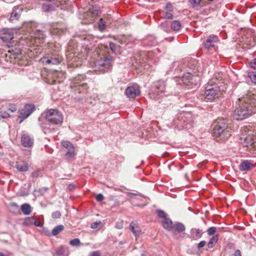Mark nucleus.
<instances>
[{
	"instance_id": "14",
	"label": "nucleus",
	"mask_w": 256,
	"mask_h": 256,
	"mask_svg": "<svg viewBox=\"0 0 256 256\" xmlns=\"http://www.w3.org/2000/svg\"><path fill=\"white\" fill-rule=\"evenodd\" d=\"M66 28L62 24H54L52 25L50 30L51 34L53 35H60L64 32Z\"/></svg>"
},
{
	"instance_id": "41",
	"label": "nucleus",
	"mask_w": 256,
	"mask_h": 256,
	"mask_svg": "<svg viewBox=\"0 0 256 256\" xmlns=\"http://www.w3.org/2000/svg\"><path fill=\"white\" fill-rule=\"evenodd\" d=\"M156 212L158 218H162L164 219L165 218H167L166 212L162 210H156Z\"/></svg>"
},
{
	"instance_id": "37",
	"label": "nucleus",
	"mask_w": 256,
	"mask_h": 256,
	"mask_svg": "<svg viewBox=\"0 0 256 256\" xmlns=\"http://www.w3.org/2000/svg\"><path fill=\"white\" fill-rule=\"evenodd\" d=\"M191 233L194 234L196 238H200L203 234L202 230L200 228H192Z\"/></svg>"
},
{
	"instance_id": "55",
	"label": "nucleus",
	"mask_w": 256,
	"mask_h": 256,
	"mask_svg": "<svg viewBox=\"0 0 256 256\" xmlns=\"http://www.w3.org/2000/svg\"><path fill=\"white\" fill-rule=\"evenodd\" d=\"M10 206L12 207V208H18V206L14 203V202H12L10 204Z\"/></svg>"
},
{
	"instance_id": "56",
	"label": "nucleus",
	"mask_w": 256,
	"mask_h": 256,
	"mask_svg": "<svg viewBox=\"0 0 256 256\" xmlns=\"http://www.w3.org/2000/svg\"><path fill=\"white\" fill-rule=\"evenodd\" d=\"M34 224L36 226H40V222L38 221H35Z\"/></svg>"
},
{
	"instance_id": "34",
	"label": "nucleus",
	"mask_w": 256,
	"mask_h": 256,
	"mask_svg": "<svg viewBox=\"0 0 256 256\" xmlns=\"http://www.w3.org/2000/svg\"><path fill=\"white\" fill-rule=\"evenodd\" d=\"M218 240V236L215 235L213 236L210 240V242L208 244V248H212L216 244Z\"/></svg>"
},
{
	"instance_id": "50",
	"label": "nucleus",
	"mask_w": 256,
	"mask_h": 256,
	"mask_svg": "<svg viewBox=\"0 0 256 256\" xmlns=\"http://www.w3.org/2000/svg\"><path fill=\"white\" fill-rule=\"evenodd\" d=\"M229 256H242L241 252L239 250H237L235 251L234 254H230Z\"/></svg>"
},
{
	"instance_id": "10",
	"label": "nucleus",
	"mask_w": 256,
	"mask_h": 256,
	"mask_svg": "<svg viewBox=\"0 0 256 256\" xmlns=\"http://www.w3.org/2000/svg\"><path fill=\"white\" fill-rule=\"evenodd\" d=\"M45 35L43 32L40 30H36L30 38V46H38L44 42Z\"/></svg>"
},
{
	"instance_id": "42",
	"label": "nucleus",
	"mask_w": 256,
	"mask_h": 256,
	"mask_svg": "<svg viewBox=\"0 0 256 256\" xmlns=\"http://www.w3.org/2000/svg\"><path fill=\"white\" fill-rule=\"evenodd\" d=\"M80 242L78 238H74L70 242V244L72 246H78L80 244Z\"/></svg>"
},
{
	"instance_id": "25",
	"label": "nucleus",
	"mask_w": 256,
	"mask_h": 256,
	"mask_svg": "<svg viewBox=\"0 0 256 256\" xmlns=\"http://www.w3.org/2000/svg\"><path fill=\"white\" fill-rule=\"evenodd\" d=\"M16 168L19 172H24L28 170V164L25 162H19L16 164Z\"/></svg>"
},
{
	"instance_id": "36",
	"label": "nucleus",
	"mask_w": 256,
	"mask_h": 256,
	"mask_svg": "<svg viewBox=\"0 0 256 256\" xmlns=\"http://www.w3.org/2000/svg\"><path fill=\"white\" fill-rule=\"evenodd\" d=\"M64 229L63 225H58L56 226L52 230V234L53 236H56L60 232L62 231Z\"/></svg>"
},
{
	"instance_id": "53",
	"label": "nucleus",
	"mask_w": 256,
	"mask_h": 256,
	"mask_svg": "<svg viewBox=\"0 0 256 256\" xmlns=\"http://www.w3.org/2000/svg\"><path fill=\"white\" fill-rule=\"evenodd\" d=\"M90 256H100V254L98 251H94L92 252Z\"/></svg>"
},
{
	"instance_id": "52",
	"label": "nucleus",
	"mask_w": 256,
	"mask_h": 256,
	"mask_svg": "<svg viewBox=\"0 0 256 256\" xmlns=\"http://www.w3.org/2000/svg\"><path fill=\"white\" fill-rule=\"evenodd\" d=\"M116 227L118 228V229H122L123 228V224L122 222H118L116 224Z\"/></svg>"
},
{
	"instance_id": "9",
	"label": "nucleus",
	"mask_w": 256,
	"mask_h": 256,
	"mask_svg": "<svg viewBox=\"0 0 256 256\" xmlns=\"http://www.w3.org/2000/svg\"><path fill=\"white\" fill-rule=\"evenodd\" d=\"M243 144L249 150H256V129L254 132H248V135L244 138Z\"/></svg>"
},
{
	"instance_id": "3",
	"label": "nucleus",
	"mask_w": 256,
	"mask_h": 256,
	"mask_svg": "<svg viewBox=\"0 0 256 256\" xmlns=\"http://www.w3.org/2000/svg\"><path fill=\"white\" fill-rule=\"evenodd\" d=\"M113 59L110 54L108 46L99 48L96 51V58L94 62L96 71L103 72L110 70L112 67Z\"/></svg>"
},
{
	"instance_id": "51",
	"label": "nucleus",
	"mask_w": 256,
	"mask_h": 256,
	"mask_svg": "<svg viewBox=\"0 0 256 256\" xmlns=\"http://www.w3.org/2000/svg\"><path fill=\"white\" fill-rule=\"evenodd\" d=\"M250 67L256 68V58L254 59L252 62H251L250 64Z\"/></svg>"
},
{
	"instance_id": "43",
	"label": "nucleus",
	"mask_w": 256,
	"mask_h": 256,
	"mask_svg": "<svg viewBox=\"0 0 256 256\" xmlns=\"http://www.w3.org/2000/svg\"><path fill=\"white\" fill-rule=\"evenodd\" d=\"M216 227H214V226L210 227L208 228V230H207L208 234L209 236L213 235L216 232Z\"/></svg>"
},
{
	"instance_id": "33",
	"label": "nucleus",
	"mask_w": 256,
	"mask_h": 256,
	"mask_svg": "<svg viewBox=\"0 0 256 256\" xmlns=\"http://www.w3.org/2000/svg\"><path fill=\"white\" fill-rule=\"evenodd\" d=\"M110 48L111 51L116 54H120L121 53L120 48V46L116 45L114 44L111 42L110 44Z\"/></svg>"
},
{
	"instance_id": "7",
	"label": "nucleus",
	"mask_w": 256,
	"mask_h": 256,
	"mask_svg": "<svg viewBox=\"0 0 256 256\" xmlns=\"http://www.w3.org/2000/svg\"><path fill=\"white\" fill-rule=\"evenodd\" d=\"M46 118L50 122L58 124L63 122L62 114L56 109H50L46 112Z\"/></svg>"
},
{
	"instance_id": "17",
	"label": "nucleus",
	"mask_w": 256,
	"mask_h": 256,
	"mask_svg": "<svg viewBox=\"0 0 256 256\" xmlns=\"http://www.w3.org/2000/svg\"><path fill=\"white\" fill-rule=\"evenodd\" d=\"M173 9V6L170 4H168L165 7V10L160 12L161 17L166 19L173 18V14L171 13Z\"/></svg>"
},
{
	"instance_id": "35",
	"label": "nucleus",
	"mask_w": 256,
	"mask_h": 256,
	"mask_svg": "<svg viewBox=\"0 0 256 256\" xmlns=\"http://www.w3.org/2000/svg\"><path fill=\"white\" fill-rule=\"evenodd\" d=\"M0 117L2 118H6L10 117V114L6 109H4L2 105L0 108Z\"/></svg>"
},
{
	"instance_id": "46",
	"label": "nucleus",
	"mask_w": 256,
	"mask_h": 256,
	"mask_svg": "<svg viewBox=\"0 0 256 256\" xmlns=\"http://www.w3.org/2000/svg\"><path fill=\"white\" fill-rule=\"evenodd\" d=\"M40 171L39 170H37L33 172L32 174V176L33 178H38L40 175Z\"/></svg>"
},
{
	"instance_id": "49",
	"label": "nucleus",
	"mask_w": 256,
	"mask_h": 256,
	"mask_svg": "<svg viewBox=\"0 0 256 256\" xmlns=\"http://www.w3.org/2000/svg\"><path fill=\"white\" fill-rule=\"evenodd\" d=\"M104 196L101 194H99L96 196V200L98 202H101L104 200Z\"/></svg>"
},
{
	"instance_id": "19",
	"label": "nucleus",
	"mask_w": 256,
	"mask_h": 256,
	"mask_svg": "<svg viewBox=\"0 0 256 256\" xmlns=\"http://www.w3.org/2000/svg\"><path fill=\"white\" fill-rule=\"evenodd\" d=\"M62 146L68 150V152L66 153V156L68 157H73L75 156L74 148L72 143L68 141H64L62 142Z\"/></svg>"
},
{
	"instance_id": "32",
	"label": "nucleus",
	"mask_w": 256,
	"mask_h": 256,
	"mask_svg": "<svg viewBox=\"0 0 256 256\" xmlns=\"http://www.w3.org/2000/svg\"><path fill=\"white\" fill-rule=\"evenodd\" d=\"M54 71L50 72L47 74V76L46 78V82L50 84H55V79L54 76Z\"/></svg>"
},
{
	"instance_id": "23",
	"label": "nucleus",
	"mask_w": 256,
	"mask_h": 256,
	"mask_svg": "<svg viewBox=\"0 0 256 256\" xmlns=\"http://www.w3.org/2000/svg\"><path fill=\"white\" fill-rule=\"evenodd\" d=\"M130 229L136 236H138L142 232L141 229L138 224L132 222L130 225Z\"/></svg>"
},
{
	"instance_id": "40",
	"label": "nucleus",
	"mask_w": 256,
	"mask_h": 256,
	"mask_svg": "<svg viewBox=\"0 0 256 256\" xmlns=\"http://www.w3.org/2000/svg\"><path fill=\"white\" fill-rule=\"evenodd\" d=\"M64 252H65L64 248L62 246H60L56 249V254L58 256H62L64 253Z\"/></svg>"
},
{
	"instance_id": "8",
	"label": "nucleus",
	"mask_w": 256,
	"mask_h": 256,
	"mask_svg": "<svg viewBox=\"0 0 256 256\" xmlns=\"http://www.w3.org/2000/svg\"><path fill=\"white\" fill-rule=\"evenodd\" d=\"M62 61L61 56L56 54H46L40 60L45 66L56 65Z\"/></svg>"
},
{
	"instance_id": "21",
	"label": "nucleus",
	"mask_w": 256,
	"mask_h": 256,
	"mask_svg": "<svg viewBox=\"0 0 256 256\" xmlns=\"http://www.w3.org/2000/svg\"><path fill=\"white\" fill-rule=\"evenodd\" d=\"M188 68L194 74L202 72L203 68L199 65L196 60H193L188 64Z\"/></svg>"
},
{
	"instance_id": "44",
	"label": "nucleus",
	"mask_w": 256,
	"mask_h": 256,
	"mask_svg": "<svg viewBox=\"0 0 256 256\" xmlns=\"http://www.w3.org/2000/svg\"><path fill=\"white\" fill-rule=\"evenodd\" d=\"M249 77L252 81L256 84V72H252L249 74Z\"/></svg>"
},
{
	"instance_id": "18",
	"label": "nucleus",
	"mask_w": 256,
	"mask_h": 256,
	"mask_svg": "<svg viewBox=\"0 0 256 256\" xmlns=\"http://www.w3.org/2000/svg\"><path fill=\"white\" fill-rule=\"evenodd\" d=\"M22 10L23 8L22 6H15L11 14L10 18V22H13L16 20H18L21 16Z\"/></svg>"
},
{
	"instance_id": "29",
	"label": "nucleus",
	"mask_w": 256,
	"mask_h": 256,
	"mask_svg": "<svg viewBox=\"0 0 256 256\" xmlns=\"http://www.w3.org/2000/svg\"><path fill=\"white\" fill-rule=\"evenodd\" d=\"M184 226L181 223H176L173 224L172 228L170 231L177 232H182L185 230Z\"/></svg>"
},
{
	"instance_id": "13",
	"label": "nucleus",
	"mask_w": 256,
	"mask_h": 256,
	"mask_svg": "<svg viewBox=\"0 0 256 256\" xmlns=\"http://www.w3.org/2000/svg\"><path fill=\"white\" fill-rule=\"evenodd\" d=\"M35 110V106L34 104H26L24 108L20 112V118H26Z\"/></svg>"
},
{
	"instance_id": "39",
	"label": "nucleus",
	"mask_w": 256,
	"mask_h": 256,
	"mask_svg": "<svg viewBox=\"0 0 256 256\" xmlns=\"http://www.w3.org/2000/svg\"><path fill=\"white\" fill-rule=\"evenodd\" d=\"M108 23L103 18H101L100 19L99 24H98V30L102 32L106 28V25Z\"/></svg>"
},
{
	"instance_id": "57",
	"label": "nucleus",
	"mask_w": 256,
	"mask_h": 256,
	"mask_svg": "<svg viewBox=\"0 0 256 256\" xmlns=\"http://www.w3.org/2000/svg\"><path fill=\"white\" fill-rule=\"evenodd\" d=\"M74 185H71V184L69 185V186H68L70 190L72 189L73 188H74Z\"/></svg>"
},
{
	"instance_id": "45",
	"label": "nucleus",
	"mask_w": 256,
	"mask_h": 256,
	"mask_svg": "<svg viewBox=\"0 0 256 256\" xmlns=\"http://www.w3.org/2000/svg\"><path fill=\"white\" fill-rule=\"evenodd\" d=\"M52 216L53 218H58L60 217L61 214L59 211H56L52 212Z\"/></svg>"
},
{
	"instance_id": "28",
	"label": "nucleus",
	"mask_w": 256,
	"mask_h": 256,
	"mask_svg": "<svg viewBox=\"0 0 256 256\" xmlns=\"http://www.w3.org/2000/svg\"><path fill=\"white\" fill-rule=\"evenodd\" d=\"M162 222L164 228L166 229L168 231L171 230L173 226V224L172 220L170 218H165L164 219H163Z\"/></svg>"
},
{
	"instance_id": "54",
	"label": "nucleus",
	"mask_w": 256,
	"mask_h": 256,
	"mask_svg": "<svg viewBox=\"0 0 256 256\" xmlns=\"http://www.w3.org/2000/svg\"><path fill=\"white\" fill-rule=\"evenodd\" d=\"M191 3H193L194 4H199L201 1V0H190Z\"/></svg>"
},
{
	"instance_id": "6",
	"label": "nucleus",
	"mask_w": 256,
	"mask_h": 256,
	"mask_svg": "<svg viewBox=\"0 0 256 256\" xmlns=\"http://www.w3.org/2000/svg\"><path fill=\"white\" fill-rule=\"evenodd\" d=\"M84 79V78L82 76L78 75L72 80L70 84V88L74 92L81 93L88 89L87 84L82 82Z\"/></svg>"
},
{
	"instance_id": "22",
	"label": "nucleus",
	"mask_w": 256,
	"mask_h": 256,
	"mask_svg": "<svg viewBox=\"0 0 256 256\" xmlns=\"http://www.w3.org/2000/svg\"><path fill=\"white\" fill-rule=\"evenodd\" d=\"M194 76L191 72H188L184 74L182 80L184 84L190 85L194 83Z\"/></svg>"
},
{
	"instance_id": "58",
	"label": "nucleus",
	"mask_w": 256,
	"mask_h": 256,
	"mask_svg": "<svg viewBox=\"0 0 256 256\" xmlns=\"http://www.w3.org/2000/svg\"><path fill=\"white\" fill-rule=\"evenodd\" d=\"M187 176H188V174H185V177H186H186H187Z\"/></svg>"
},
{
	"instance_id": "30",
	"label": "nucleus",
	"mask_w": 256,
	"mask_h": 256,
	"mask_svg": "<svg viewBox=\"0 0 256 256\" xmlns=\"http://www.w3.org/2000/svg\"><path fill=\"white\" fill-rule=\"evenodd\" d=\"M4 109H6L8 112L10 111L12 112H14L16 111L17 107L16 104H12L10 103H6L4 104H2Z\"/></svg>"
},
{
	"instance_id": "5",
	"label": "nucleus",
	"mask_w": 256,
	"mask_h": 256,
	"mask_svg": "<svg viewBox=\"0 0 256 256\" xmlns=\"http://www.w3.org/2000/svg\"><path fill=\"white\" fill-rule=\"evenodd\" d=\"M204 94L206 100L212 102L220 97L222 92L219 86L216 85H209L206 87Z\"/></svg>"
},
{
	"instance_id": "31",
	"label": "nucleus",
	"mask_w": 256,
	"mask_h": 256,
	"mask_svg": "<svg viewBox=\"0 0 256 256\" xmlns=\"http://www.w3.org/2000/svg\"><path fill=\"white\" fill-rule=\"evenodd\" d=\"M21 210L22 213L25 215L30 214L32 212L31 207L28 204H22L21 206Z\"/></svg>"
},
{
	"instance_id": "47",
	"label": "nucleus",
	"mask_w": 256,
	"mask_h": 256,
	"mask_svg": "<svg viewBox=\"0 0 256 256\" xmlns=\"http://www.w3.org/2000/svg\"><path fill=\"white\" fill-rule=\"evenodd\" d=\"M100 222H96L92 224L90 228H96L100 224Z\"/></svg>"
},
{
	"instance_id": "24",
	"label": "nucleus",
	"mask_w": 256,
	"mask_h": 256,
	"mask_svg": "<svg viewBox=\"0 0 256 256\" xmlns=\"http://www.w3.org/2000/svg\"><path fill=\"white\" fill-rule=\"evenodd\" d=\"M254 165L250 161L246 160L242 162L240 165V170L242 171L248 170L253 168Z\"/></svg>"
},
{
	"instance_id": "38",
	"label": "nucleus",
	"mask_w": 256,
	"mask_h": 256,
	"mask_svg": "<svg viewBox=\"0 0 256 256\" xmlns=\"http://www.w3.org/2000/svg\"><path fill=\"white\" fill-rule=\"evenodd\" d=\"M180 28L181 24L178 20H174L171 24V28L174 30H178Z\"/></svg>"
},
{
	"instance_id": "48",
	"label": "nucleus",
	"mask_w": 256,
	"mask_h": 256,
	"mask_svg": "<svg viewBox=\"0 0 256 256\" xmlns=\"http://www.w3.org/2000/svg\"><path fill=\"white\" fill-rule=\"evenodd\" d=\"M206 244V242L204 240H202L199 242L198 244V248L200 249L203 247H204Z\"/></svg>"
},
{
	"instance_id": "12",
	"label": "nucleus",
	"mask_w": 256,
	"mask_h": 256,
	"mask_svg": "<svg viewBox=\"0 0 256 256\" xmlns=\"http://www.w3.org/2000/svg\"><path fill=\"white\" fill-rule=\"evenodd\" d=\"M125 94L129 98H135L140 94L138 86V84H134L128 86L126 90Z\"/></svg>"
},
{
	"instance_id": "15",
	"label": "nucleus",
	"mask_w": 256,
	"mask_h": 256,
	"mask_svg": "<svg viewBox=\"0 0 256 256\" xmlns=\"http://www.w3.org/2000/svg\"><path fill=\"white\" fill-rule=\"evenodd\" d=\"M20 142L22 146L25 148H30L34 143V138L28 134H23L22 135Z\"/></svg>"
},
{
	"instance_id": "11",
	"label": "nucleus",
	"mask_w": 256,
	"mask_h": 256,
	"mask_svg": "<svg viewBox=\"0 0 256 256\" xmlns=\"http://www.w3.org/2000/svg\"><path fill=\"white\" fill-rule=\"evenodd\" d=\"M99 10L94 8L90 9L84 14V19L82 22L84 24H89L94 22L96 18L98 15Z\"/></svg>"
},
{
	"instance_id": "1",
	"label": "nucleus",
	"mask_w": 256,
	"mask_h": 256,
	"mask_svg": "<svg viewBox=\"0 0 256 256\" xmlns=\"http://www.w3.org/2000/svg\"><path fill=\"white\" fill-rule=\"evenodd\" d=\"M238 106L234 112L233 117L236 120H243L256 112V94L248 92L239 98Z\"/></svg>"
},
{
	"instance_id": "16",
	"label": "nucleus",
	"mask_w": 256,
	"mask_h": 256,
	"mask_svg": "<svg viewBox=\"0 0 256 256\" xmlns=\"http://www.w3.org/2000/svg\"><path fill=\"white\" fill-rule=\"evenodd\" d=\"M0 37L4 42H9L14 38V34L8 28H3L0 30Z\"/></svg>"
},
{
	"instance_id": "26",
	"label": "nucleus",
	"mask_w": 256,
	"mask_h": 256,
	"mask_svg": "<svg viewBox=\"0 0 256 256\" xmlns=\"http://www.w3.org/2000/svg\"><path fill=\"white\" fill-rule=\"evenodd\" d=\"M155 92L160 94L162 93L165 90V84L162 81L158 82L155 84Z\"/></svg>"
},
{
	"instance_id": "20",
	"label": "nucleus",
	"mask_w": 256,
	"mask_h": 256,
	"mask_svg": "<svg viewBox=\"0 0 256 256\" xmlns=\"http://www.w3.org/2000/svg\"><path fill=\"white\" fill-rule=\"evenodd\" d=\"M218 42V38L215 36H210L204 44V47L207 49H210L215 46V44Z\"/></svg>"
},
{
	"instance_id": "2",
	"label": "nucleus",
	"mask_w": 256,
	"mask_h": 256,
	"mask_svg": "<svg viewBox=\"0 0 256 256\" xmlns=\"http://www.w3.org/2000/svg\"><path fill=\"white\" fill-rule=\"evenodd\" d=\"M82 45H86L85 40ZM75 44L74 41L70 42L66 56L68 65L71 67H78L82 65L83 60L86 58L90 48L84 47V46H77L76 48H74Z\"/></svg>"
},
{
	"instance_id": "4",
	"label": "nucleus",
	"mask_w": 256,
	"mask_h": 256,
	"mask_svg": "<svg viewBox=\"0 0 256 256\" xmlns=\"http://www.w3.org/2000/svg\"><path fill=\"white\" fill-rule=\"evenodd\" d=\"M232 133L231 127L229 126L224 120L218 122L214 128V134L216 136H220L222 138L227 139Z\"/></svg>"
},
{
	"instance_id": "27",
	"label": "nucleus",
	"mask_w": 256,
	"mask_h": 256,
	"mask_svg": "<svg viewBox=\"0 0 256 256\" xmlns=\"http://www.w3.org/2000/svg\"><path fill=\"white\" fill-rule=\"evenodd\" d=\"M54 76L55 79V83L56 82L60 83L63 81V80L65 78L64 74L62 72L54 70Z\"/></svg>"
}]
</instances>
